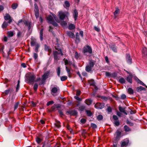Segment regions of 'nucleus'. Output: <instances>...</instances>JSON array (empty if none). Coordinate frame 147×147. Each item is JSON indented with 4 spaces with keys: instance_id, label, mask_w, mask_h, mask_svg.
Returning a JSON list of instances; mask_svg holds the SVG:
<instances>
[{
    "instance_id": "nucleus-1",
    "label": "nucleus",
    "mask_w": 147,
    "mask_h": 147,
    "mask_svg": "<svg viewBox=\"0 0 147 147\" xmlns=\"http://www.w3.org/2000/svg\"><path fill=\"white\" fill-rule=\"evenodd\" d=\"M36 76L30 73L27 74L26 76V80L29 84H33L35 81Z\"/></svg>"
},
{
    "instance_id": "nucleus-2",
    "label": "nucleus",
    "mask_w": 147,
    "mask_h": 147,
    "mask_svg": "<svg viewBox=\"0 0 147 147\" xmlns=\"http://www.w3.org/2000/svg\"><path fill=\"white\" fill-rule=\"evenodd\" d=\"M68 14V12L66 11L63 12L61 11L58 12V15L59 18L62 20H63Z\"/></svg>"
},
{
    "instance_id": "nucleus-3",
    "label": "nucleus",
    "mask_w": 147,
    "mask_h": 147,
    "mask_svg": "<svg viewBox=\"0 0 147 147\" xmlns=\"http://www.w3.org/2000/svg\"><path fill=\"white\" fill-rule=\"evenodd\" d=\"M94 65V63L92 61H89L88 64L86 66V70L87 72H89L91 71Z\"/></svg>"
},
{
    "instance_id": "nucleus-4",
    "label": "nucleus",
    "mask_w": 147,
    "mask_h": 147,
    "mask_svg": "<svg viewBox=\"0 0 147 147\" xmlns=\"http://www.w3.org/2000/svg\"><path fill=\"white\" fill-rule=\"evenodd\" d=\"M92 52V51L91 48L89 46L87 45L85 46L83 48V52L85 54L87 52H88L89 53L91 54Z\"/></svg>"
},
{
    "instance_id": "nucleus-5",
    "label": "nucleus",
    "mask_w": 147,
    "mask_h": 147,
    "mask_svg": "<svg viewBox=\"0 0 147 147\" xmlns=\"http://www.w3.org/2000/svg\"><path fill=\"white\" fill-rule=\"evenodd\" d=\"M4 18L5 21H8V22L9 24H11L13 22V18L9 14L7 13L5 14V16H4Z\"/></svg>"
},
{
    "instance_id": "nucleus-6",
    "label": "nucleus",
    "mask_w": 147,
    "mask_h": 147,
    "mask_svg": "<svg viewBox=\"0 0 147 147\" xmlns=\"http://www.w3.org/2000/svg\"><path fill=\"white\" fill-rule=\"evenodd\" d=\"M53 54L55 60L57 61L59 59L60 57L59 55L60 54V53H59L57 51H53Z\"/></svg>"
},
{
    "instance_id": "nucleus-7",
    "label": "nucleus",
    "mask_w": 147,
    "mask_h": 147,
    "mask_svg": "<svg viewBox=\"0 0 147 147\" xmlns=\"http://www.w3.org/2000/svg\"><path fill=\"white\" fill-rule=\"evenodd\" d=\"M59 90L58 87H54L52 88L51 90V94L53 96H55L57 95L56 93Z\"/></svg>"
},
{
    "instance_id": "nucleus-8",
    "label": "nucleus",
    "mask_w": 147,
    "mask_h": 147,
    "mask_svg": "<svg viewBox=\"0 0 147 147\" xmlns=\"http://www.w3.org/2000/svg\"><path fill=\"white\" fill-rule=\"evenodd\" d=\"M142 55L143 58H147V49L145 47L143 48L142 50Z\"/></svg>"
},
{
    "instance_id": "nucleus-9",
    "label": "nucleus",
    "mask_w": 147,
    "mask_h": 147,
    "mask_svg": "<svg viewBox=\"0 0 147 147\" xmlns=\"http://www.w3.org/2000/svg\"><path fill=\"white\" fill-rule=\"evenodd\" d=\"M94 107L96 109H101L104 107V105L103 103H97L95 105Z\"/></svg>"
},
{
    "instance_id": "nucleus-10",
    "label": "nucleus",
    "mask_w": 147,
    "mask_h": 147,
    "mask_svg": "<svg viewBox=\"0 0 147 147\" xmlns=\"http://www.w3.org/2000/svg\"><path fill=\"white\" fill-rule=\"evenodd\" d=\"M121 134V132L118 131L117 130L116 132L115 135V139L117 141H118L120 138V136Z\"/></svg>"
},
{
    "instance_id": "nucleus-11",
    "label": "nucleus",
    "mask_w": 147,
    "mask_h": 147,
    "mask_svg": "<svg viewBox=\"0 0 147 147\" xmlns=\"http://www.w3.org/2000/svg\"><path fill=\"white\" fill-rule=\"evenodd\" d=\"M15 33L14 31H9L7 32V37L10 38L13 36Z\"/></svg>"
},
{
    "instance_id": "nucleus-12",
    "label": "nucleus",
    "mask_w": 147,
    "mask_h": 147,
    "mask_svg": "<svg viewBox=\"0 0 147 147\" xmlns=\"http://www.w3.org/2000/svg\"><path fill=\"white\" fill-rule=\"evenodd\" d=\"M126 61L127 63L129 64H131V59L130 57L129 54H126Z\"/></svg>"
},
{
    "instance_id": "nucleus-13",
    "label": "nucleus",
    "mask_w": 147,
    "mask_h": 147,
    "mask_svg": "<svg viewBox=\"0 0 147 147\" xmlns=\"http://www.w3.org/2000/svg\"><path fill=\"white\" fill-rule=\"evenodd\" d=\"M110 48L114 52H117V49L115 45L114 44H111L109 45Z\"/></svg>"
},
{
    "instance_id": "nucleus-14",
    "label": "nucleus",
    "mask_w": 147,
    "mask_h": 147,
    "mask_svg": "<svg viewBox=\"0 0 147 147\" xmlns=\"http://www.w3.org/2000/svg\"><path fill=\"white\" fill-rule=\"evenodd\" d=\"M66 70L68 74V77L71 78V77L72 74L71 72L70 69L68 68L67 66H66Z\"/></svg>"
},
{
    "instance_id": "nucleus-15",
    "label": "nucleus",
    "mask_w": 147,
    "mask_h": 147,
    "mask_svg": "<svg viewBox=\"0 0 147 147\" xmlns=\"http://www.w3.org/2000/svg\"><path fill=\"white\" fill-rule=\"evenodd\" d=\"M49 73H45L42 76V81L45 82L47 78L49 75Z\"/></svg>"
},
{
    "instance_id": "nucleus-16",
    "label": "nucleus",
    "mask_w": 147,
    "mask_h": 147,
    "mask_svg": "<svg viewBox=\"0 0 147 147\" xmlns=\"http://www.w3.org/2000/svg\"><path fill=\"white\" fill-rule=\"evenodd\" d=\"M31 46H34L36 45L37 43L36 42V39L34 38H32L31 41Z\"/></svg>"
},
{
    "instance_id": "nucleus-17",
    "label": "nucleus",
    "mask_w": 147,
    "mask_h": 147,
    "mask_svg": "<svg viewBox=\"0 0 147 147\" xmlns=\"http://www.w3.org/2000/svg\"><path fill=\"white\" fill-rule=\"evenodd\" d=\"M78 13L76 9H74L73 13V16L75 20H76L78 17Z\"/></svg>"
},
{
    "instance_id": "nucleus-18",
    "label": "nucleus",
    "mask_w": 147,
    "mask_h": 147,
    "mask_svg": "<svg viewBox=\"0 0 147 147\" xmlns=\"http://www.w3.org/2000/svg\"><path fill=\"white\" fill-rule=\"evenodd\" d=\"M47 19L49 23L50 24L51 23H52V22L53 21V18L52 16L51 15H49L47 18Z\"/></svg>"
},
{
    "instance_id": "nucleus-19",
    "label": "nucleus",
    "mask_w": 147,
    "mask_h": 147,
    "mask_svg": "<svg viewBox=\"0 0 147 147\" xmlns=\"http://www.w3.org/2000/svg\"><path fill=\"white\" fill-rule=\"evenodd\" d=\"M8 24H9L8 22L4 21L2 25V28L3 29L6 28L8 26Z\"/></svg>"
},
{
    "instance_id": "nucleus-20",
    "label": "nucleus",
    "mask_w": 147,
    "mask_h": 147,
    "mask_svg": "<svg viewBox=\"0 0 147 147\" xmlns=\"http://www.w3.org/2000/svg\"><path fill=\"white\" fill-rule=\"evenodd\" d=\"M63 6L65 8L67 9V8H69L70 7V4L68 1H65Z\"/></svg>"
},
{
    "instance_id": "nucleus-21",
    "label": "nucleus",
    "mask_w": 147,
    "mask_h": 147,
    "mask_svg": "<svg viewBox=\"0 0 147 147\" xmlns=\"http://www.w3.org/2000/svg\"><path fill=\"white\" fill-rule=\"evenodd\" d=\"M132 76L131 74H130L129 76H128L126 78L127 80L131 83H132Z\"/></svg>"
},
{
    "instance_id": "nucleus-22",
    "label": "nucleus",
    "mask_w": 147,
    "mask_h": 147,
    "mask_svg": "<svg viewBox=\"0 0 147 147\" xmlns=\"http://www.w3.org/2000/svg\"><path fill=\"white\" fill-rule=\"evenodd\" d=\"M119 13V10L118 8H116L115 11L114 13V15L115 18H116L117 17V14Z\"/></svg>"
},
{
    "instance_id": "nucleus-23",
    "label": "nucleus",
    "mask_w": 147,
    "mask_h": 147,
    "mask_svg": "<svg viewBox=\"0 0 147 147\" xmlns=\"http://www.w3.org/2000/svg\"><path fill=\"white\" fill-rule=\"evenodd\" d=\"M128 143V140H127L126 141H123L122 142L121 144V147H124L127 145Z\"/></svg>"
},
{
    "instance_id": "nucleus-24",
    "label": "nucleus",
    "mask_w": 147,
    "mask_h": 147,
    "mask_svg": "<svg viewBox=\"0 0 147 147\" xmlns=\"http://www.w3.org/2000/svg\"><path fill=\"white\" fill-rule=\"evenodd\" d=\"M43 29L42 28L40 31V38L41 40H42L43 39Z\"/></svg>"
},
{
    "instance_id": "nucleus-25",
    "label": "nucleus",
    "mask_w": 147,
    "mask_h": 147,
    "mask_svg": "<svg viewBox=\"0 0 147 147\" xmlns=\"http://www.w3.org/2000/svg\"><path fill=\"white\" fill-rule=\"evenodd\" d=\"M67 34L68 36H69L70 37L73 38L74 37V34L70 31H68L67 32Z\"/></svg>"
},
{
    "instance_id": "nucleus-26",
    "label": "nucleus",
    "mask_w": 147,
    "mask_h": 147,
    "mask_svg": "<svg viewBox=\"0 0 147 147\" xmlns=\"http://www.w3.org/2000/svg\"><path fill=\"white\" fill-rule=\"evenodd\" d=\"M76 43H78L79 42L80 40V38L79 37V36L78 35V33H77L76 34Z\"/></svg>"
},
{
    "instance_id": "nucleus-27",
    "label": "nucleus",
    "mask_w": 147,
    "mask_h": 147,
    "mask_svg": "<svg viewBox=\"0 0 147 147\" xmlns=\"http://www.w3.org/2000/svg\"><path fill=\"white\" fill-rule=\"evenodd\" d=\"M85 102L87 105H89L91 104L92 101L90 99H88L85 100Z\"/></svg>"
},
{
    "instance_id": "nucleus-28",
    "label": "nucleus",
    "mask_w": 147,
    "mask_h": 147,
    "mask_svg": "<svg viewBox=\"0 0 147 147\" xmlns=\"http://www.w3.org/2000/svg\"><path fill=\"white\" fill-rule=\"evenodd\" d=\"M127 92L129 94H132L134 93V91L132 88H129L127 90Z\"/></svg>"
},
{
    "instance_id": "nucleus-29",
    "label": "nucleus",
    "mask_w": 147,
    "mask_h": 147,
    "mask_svg": "<svg viewBox=\"0 0 147 147\" xmlns=\"http://www.w3.org/2000/svg\"><path fill=\"white\" fill-rule=\"evenodd\" d=\"M124 130L126 132H127L131 130V129L130 128L126 125H125L124 127Z\"/></svg>"
},
{
    "instance_id": "nucleus-30",
    "label": "nucleus",
    "mask_w": 147,
    "mask_h": 147,
    "mask_svg": "<svg viewBox=\"0 0 147 147\" xmlns=\"http://www.w3.org/2000/svg\"><path fill=\"white\" fill-rule=\"evenodd\" d=\"M34 6H35L34 9V13L39 12V9L37 4L36 3L34 4Z\"/></svg>"
},
{
    "instance_id": "nucleus-31",
    "label": "nucleus",
    "mask_w": 147,
    "mask_h": 147,
    "mask_svg": "<svg viewBox=\"0 0 147 147\" xmlns=\"http://www.w3.org/2000/svg\"><path fill=\"white\" fill-rule=\"evenodd\" d=\"M55 126L58 128H59L61 126L60 122L57 120L56 121V122L55 123Z\"/></svg>"
},
{
    "instance_id": "nucleus-32",
    "label": "nucleus",
    "mask_w": 147,
    "mask_h": 147,
    "mask_svg": "<svg viewBox=\"0 0 147 147\" xmlns=\"http://www.w3.org/2000/svg\"><path fill=\"white\" fill-rule=\"evenodd\" d=\"M45 49L48 51L49 53H51V49L50 47L46 45H45Z\"/></svg>"
},
{
    "instance_id": "nucleus-33",
    "label": "nucleus",
    "mask_w": 147,
    "mask_h": 147,
    "mask_svg": "<svg viewBox=\"0 0 147 147\" xmlns=\"http://www.w3.org/2000/svg\"><path fill=\"white\" fill-rule=\"evenodd\" d=\"M89 83L90 85L92 86H94L95 85V83L94 80H88Z\"/></svg>"
},
{
    "instance_id": "nucleus-34",
    "label": "nucleus",
    "mask_w": 147,
    "mask_h": 147,
    "mask_svg": "<svg viewBox=\"0 0 147 147\" xmlns=\"http://www.w3.org/2000/svg\"><path fill=\"white\" fill-rule=\"evenodd\" d=\"M145 89L144 88L141 86L138 87L137 88V91L138 92H140L141 90H144Z\"/></svg>"
},
{
    "instance_id": "nucleus-35",
    "label": "nucleus",
    "mask_w": 147,
    "mask_h": 147,
    "mask_svg": "<svg viewBox=\"0 0 147 147\" xmlns=\"http://www.w3.org/2000/svg\"><path fill=\"white\" fill-rule=\"evenodd\" d=\"M119 82L121 84H124L125 82V80L123 78H121L119 80Z\"/></svg>"
},
{
    "instance_id": "nucleus-36",
    "label": "nucleus",
    "mask_w": 147,
    "mask_h": 147,
    "mask_svg": "<svg viewBox=\"0 0 147 147\" xmlns=\"http://www.w3.org/2000/svg\"><path fill=\"white\" fill-rule=\"evenodd\" d=\"M75 28V25L73 24H71L69 25V29L70 30H73Z\"/></svg>"
},
{
    "instance_id": "nucleus-37",
    "label": "nucleus",
    "mask_w": 147,
    "mask_h": 147,
    "mask_svg": "<svg viewBox=\"0 0 147 147\" xmlns=\"http://www.w3.org/2000/svg\"><path fill=\"white\" fill-rule=\"evenodd\" d=\"M61 24L63 27H64L67 26V23L66 22L63 21L61 22Z\"/></svg>"
},
{
    "instance_id": "nucleus-38",
    "label": "nucleus",
    "mask_w": 147,
    "mask_h": 147,
    "mask_svg": "<svg viewBox=\"0 0 147 147\" xmlns=\"http://www.w3.org/2000/svg\"><path fill=\"white\" fill-rule=\"evenodd\" d=\"M119 110L120 112L124 113H125V109L123 107H119Z\"/></svg>"
},
{
    "instance_id": "nucleus-39",
    "label": "nucleus",
    "mask_w": 147,
    "mask_h": 147,
    "mask_svg": "<svg viewBox=\"0 0 147 147\" xmlns=\"http://www.w3.org/2000/svg\"><path fill=\"white\" fill-rule=\"evenodd\" d=\"M67 79V77L66 76H63L61 77V80L62 81H64Z\"/></svg>"
},
{
    "instance_id": "nucleus-40",
    "label": "nucleus",
    "mask_w": 147,
    "mask_h": 147,
    "mask_svg": "<svg viewBox=\"0 0 147 147\" xmlns=\"http://www.w3.org/2000/svg\"><path fill=\"white\" fill-rule=\"evenodd\" d=\"M57 75L59 76H60V71H61L60 68L59 67H58V68L57 69Z\"/></svg>"
},
{
    "instance_id": "nucleus-41",
    "label": "nucleus",
    "mask_w": 147,
    "mask_h": 147,
    "mask_svg": "<svg viewBox=\"0 0 147 147\" xmlns=\"http://www.w3.org/2000/svg\"><path fill=\"white\" fill-rule=\"evenodd\" d=\"M18 6L17 4L16 3H13L11 7L13 9H15Z\"/></svg>"
},
{
    "instance_id": "nucleus-42",
    "label": "nucleus",
    "mask_w": 147,
    "mask_h": 147,
    "mask_svg": "<svg viewBox=\"0 0 147 147\" xmlns=\"http://www.w3.org/2000/svg\"><path fill=\"white\" fill-rule=\"evenodd\" d=\"M35 52H37L38 51V49L40 47V45L38 44H37L36 45H35Z\"/></svg>"
},
{
    "instance_id": "nucleus-43",
    "label": "nucleus",
    "mask_w": 147,
    "mask_h": 147,
    "mask_svg": "<svg viewBox=\"0 0 147 147\" xmlns=\"http://www.w3.org/2000/svg\"><path fill=\"white\" fill-rule=\"evenodd\" d=\"M38 88V85L36 83L34 84V89L35 91H36Z\"/></svg>"
},
{
    "instance_id": "nucleus-44",
    "label": "nucleus",
    "mask_w": 147,
    "mask_h": 147,
    "mask_svg": "<svg viewBox=\"0 0 147 147\" xmlns=\"http://www.w3.org/2000/svg\"><path fill=\"white\" fill-rule=\"evenodd\" d=\"M24 24L26 26L28 27L29 29L30 28V24L29 22L27 21H26L24 22Z\"/></svg>"
},
{
    "instance_id": "nucleus-45",
    "label": "nucleus",
    "mask_w": 147,
    "mask_h": 147,
    "mask_svg": "<svg viewBox=\"0 0 147 147\" xmlns=\"http://www.w3.org/2000/svg\"><path fill=\"white\" fill-rule=\"evenodd\" d=\"M80 56V55L76 51L75 54V57L76 59H78Z\"/></svg>"
},
{
    "instance_id": "nucleus-46",
    "label": "nucleus",
    "mask_w": 147,
    "mask_h": 147,
    "mask_svg": "<svg viewBox=\"0 0 147 147\" xmlns=\"http://www.w3.org/2000/svg\"><path fill=\"white\" fill-rule=\"evenodd\" d=\"M97 119L98 120H101L103 119V116L101 115H99L97 116Z\"/></svg>"
},
{
    "instance_id": "nucleus-47",
    "label": "nucleus",
    "mask_w": 147,
    "mask_h": 147,
    "mask_svg": "<svg viewBox=\"0 0 147 147\" xmlns=\"http://www.w3.org/2000/svg\"><path fill=\"white\" fill-rule=\"evenodd\" d=\"M91 126L93 129H96L97 128V125L94 123H91Z\"/></svg>"
},
{
    "instance_id": "nucleus-48",
    "label": "nucleus",
    "mask_w": 147,
    "mask_h": 147,
    "mask_svg": "<svg viewBox=\"0 0 147 147\" xmlns=\"http://www.w3.org/2000/svg\"><path fill=\"white\" fill-rule=\"evenodd\" d=\"M138 82L141 85H142L144 86H146V88H147V86H146V85L142 81H141V80H140L139 79L138 81Z\"/></svg>"
},
{
    "instance_id": "nucleus-49",
    "label": "nucleus",
    "mask_w": 147,
    "mask_h": 147,
    "mask_svg": "<svg viewBox=\"0 0 147 147\" xmlns=\"http://www.w3.org/2000/svg\"><path fill=\"white\" fill-rule=\"evenodd\" d=\"M55 48L56 49L58 50V51H59L58 52L59 53H60V54H61V55H63V54L62 53L61 51V50L60 49H59L57 48V47H56V46H55Z\"/></svg>"
},
{
    "instance_id": "nucleus-50",
    "label": "nucleus",
    "mask_w": 147,
    "mask_h": 147,
    "mask_svg": "<svg viewBox=\"0 0 147 147\" xmlns=\"http://www.w3.org/2000/svg\"><path fill=\"white\" fill-rule=\"evenodd\" d=\"M86 112L88 116H90L92 115L91 112L89 111L86 110Z\"/></svg>"
},
{
    "instance_id": "nucleus-51",
    "label": "nucleus",
    "mask_w": 147,
    "mask_h": 147,
    "mask_svg": "<svg viewBox=\"0 0 147 147\" xmlns=\"http://www.w3.org/2000/svg\"><path fill=\"white\" fill-rule=\"evenodd\" d=\"M54 103V102L53 101L51 100L49 102H48L47 103V105L48 106L50 105H52Z\"/></svg>"
},
{
    "instance_id": "nucleus-52",
    "label": "nucleus",
    "mask_w": 147,
    "mask_h": 147,
    "mask_svg": "<svg viewBox=\"0 0 147 147\" xmlns=\"http://www.w3.org/2000/svg\"><path fill=\"white\" fill-rule=\"evenodd\" d=\"M36 141L38 143H39L41 142V139L38 137H37L36 139Z\"/></svg>"
},
{
    "instance_id": "nucleus-53",
    "label": "nucleus",
    "mask_w": 147,
    "mask_h": 147,
    "mask_svg": "<svg viewBox=\"0 0 147 147\" xmlns=\"http://www.w3.org/2000/svg\"><path fill=\"white\" fill-rule=\"evenodd\" d=\"M19 102H17L15 104V105H14V110L18 108V105H19Z\"/></svg>"
},
{
    "instance_id": "nucleus-54",
    "label": "nucleus",
    "mask_w": 147,
    "mask_h": 147,
    "mask_svg": "<svg viewBox=\"0 0 147 147\" xmlns=\"http://www.w3.org/2000/svg\"><path fill=\"white\" fill-rule=\"evenodd\" d=\"M126 97V96L125 94H122L121 96V98L122 99H125Z\"/></svg>"
},
{
    "instance_id": "nucleus-55",
    "label": "nucleus",
    "mask_w": 147,
    "mask_h": 147,
    "mask_svg": "<svg viewBox=\"0 0 147 147\" xmlns=\"http://www.w3.org/2000/svg\"><path fill=\"white\" fill-rule=\"evenodd\" d=\"M107 111L109 113H110L112 112V109L110 107H109L107 108Z\"/></svg>"
},
{
    "instance_id": "nucleus-56",
    "label": "nucleus",
    "mask_w": 147,
    "mask_h": 147,
    "mask_svg": "<svg viewBox=\"0 0 147 147\" xmlns=\"http://www.w3.org/2000/svg\"><path fill=\"white\" fill-rule=\"evenodd\" d=\"M78 96L76 95L74 96V98L75 99H76V100H79V101L81 100V99L79 97H78Z\"/></svg>"
},
{
    "instance_id": "nucleus-57",
    "label": "nucleus",
    "mask_w": 147,
    "mask_h": 147,
    "mask_svg": "<svg viewBox=\"0 0 147 147\" xmlns=\"http://www.w3.org/2000/svg\"><path fill=\"white\" fill-rule=\"evenodd\" d=\"M81 92L80 91V90H76V95L77 96H79L80 94H81Z\"/></svg>"
},
{
    "instance_id": "nucleus-58",
    "label": "nucleus",
    "mask_w": 147,
    "mask_h": 147,
    "mask_svg": "<svg viewBox=\"0 0 147 147\" xmlns=\"http://www.w3.org/2000/svg\"><path fill=\"white\" fill-rule=\"evenodd\" d=\"M113 118L114 120L117 121L118 120V118L115 115H113Z\"/></svg>"
},
{
    "instance_id": "nucleus-59",
    "label": "nucleus",
    "mask_w": 147,
    "mask_h": 147,
    "mask_svg": "<svg viewBox=\"0 0 147 147\" xmlns=\"http://www.w3.org/2000/svg\"><path fill=\"white\" fill-rule=\"evenodd\" d=\"M8 37L6 36H5L3 38V40L5 42H7L8 40Z\"/></svg>"
},
{
    "instance_id": "nucleus-60",
    "label": "nucleus",
    "mask_w": 147,
    "mask_h": 147,
    "mask_svg": "<svg viewBox=\"0 0 147 147\" xmlns=\"http://www.w3.org/2000/svg\"><path fill=\"white\" fill-rule=\"evenodd\" d=\"M66 127L68 130L70 131L71 132L72 131V129L70 128V126L69 125H67L66 126Z\"/></svg>"
},
{
    "instance_id": "nucleus-61",
    "label": "nucleus",
    "mask_w": 147,
    "mask_h": 147,
    "mask_svg": "<svg viewBox=\"0 0 147 147\" xmlns=\"http://www.w3.org/2000/svg\"><path fill=\"white\" fill-rule=\"evenodd\" d=\"M0 48L3 51L4 49V46L2 44H0Z\"/></svg>"
},
{
    "instance_id": "nucleus-62",
    "label": "nucleus",
    "mask_w": 147,
    "mask_h": 147,
    "mask_svg": "<svg viewBox=\"0 0 147 147\" xmlns=\"http://www.w3.org/2000/svg\"><path fill=\"white\" fill-rule=\"evenodd\" d=\"M50 24H52L55 26H57L58 25L57 23L56 22H54L53 21L52 23H51Z\"/></svg>"
},
{
    "instance_id": "nucleus-63",
    "label": "nucleus",
    "mask_w": 147,
    "mask_h": 147,
    "mask_svg": "<svg viewBox=\"0 0 147 147\" xmlns=\"http://www.w3.org/2000/svg\"><path fill=\"white\" fill-rule=\"evenodd\" d=\"M86 121V120L84 119H82L81 120V122L83 124L85 123Z\"/></svg>"
},
{
    "instance_id": "nucleus-64",
    "label": "nucleus",
    "mask_w": 147,
    "mask_h": 147,
    "mask_svg": "<svg viewBox=\"0 0 147 147\" xmlns=\"http://www.w3.org/2000/svg\"><path fill=\"white\" fill-rule=\"evenodd\" d=\"M115 125L116 126H118L119 124V122L118 121H115L114 122Z\"/></svg>"
}]
</instances>
